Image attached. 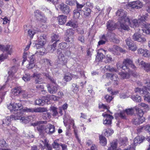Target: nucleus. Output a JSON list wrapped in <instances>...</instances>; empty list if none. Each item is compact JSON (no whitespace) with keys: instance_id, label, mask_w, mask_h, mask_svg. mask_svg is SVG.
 Masks as SVG:
<instances>
[{"instance_id":"f257e3e1","label":"nucleus","mask_w":150,"mask_h":150,"mask_svg":"<svg viewBox=\"0 0 150 150\" xmlns=\"http://www.w3.org/2000/svg\"><path fill=\"white\" fill-rule=\"evenodd\" d=\"M144 86L142 88H137L135 90L136 93L142 94L144 98V100L150 103V95L147 91H150V79H147L144 81Z\"/></svg>"},{"instance_id":"f03ea898","label":"nucleus","mask_w":150,"mask_h":150,"mask_svg":"<svg viewBox=\"0 0 150 150\" xmlns=\"http://www.w3.org/2000/svg\"><path fill=\"white\" fill-rule=\"evenodd\" d=\"M37 129L40 134H44L46 133L51 134L55 131L54 127L50 124H47L46 126L41 125L38 126Z\"/></svg>"},{"instance_id":"7ed1b4c3","label":"nucleus","mask_w":150,"mask_h":150,"mask_svg":"<svg viewBox=\"0 0 150 150\" xmlns=\"http://www.w3.org/2000/svg\"><path fill=\"white\" fill-rule=\"evenodd\" d=\"M44 75L46 77V79H48L51 82L54 84V85L50 86L49 85H47V88L49 92L51 93H55L58 90L59 87V86L55 83V80L48 74L44 73Z\"/></svg>"},{"instance_id":"20e7f679","label":"nucleus","mask_w":150,"mask_h":150,"mask_svg":"<svg viewBox=\"0 0 150 150\" xmlns=\"http://www.w3.org/2000/svg\"><path fill=\"white\" fill-rule=\"evenodd\" d=\"M127 13L123 9L118 10L116 13V15L119 16L118 21L124 20L126 23H129V18L127 15Z\"/></svg>"},{"instance_id":"39448f33","label":"nucleus","mask_w":150,"mask_h":150,"mask_svg":"<svg viewBox=\"0 0 150 150\" xmlns=\"http://www.w3.org/2000/svg\"><path fill=\"white\" fill-rule=\"evenodd\" d=\"M57 51V54L58 55L57 62L58 64H59L62 66L65 65L67 62V59L65 58L64 54L60 50H58Z\"/></svg>"},{"instance_id":"423d86ee","label":"nucleus","mask_w":150,"mask_h":150,"mask_svg":"<svg viewBox=\"0 0 150 150\" xmlns=\"http://www.w3.org/2000/svg\"><path fill=\"white\" fill-rule=\"evenodd\" d=\"M23 112H43L46 111L47 109L41 107L34 108H28L25 107L23 109Z\"/></svg>"},{"instance_id":"0eeeda50","label":"nucleus","mask_w":150,"mask_h":150,"mask_svg":"<svg viewBox=\"0 0 150 150\" xmlns=\"http://www.w3.org/2000/svg\"><path fill=\"white\" fill-rule=\"evenodd\" d=\"M34 14L37 20L40 22L45 23L47 21V18L44 15H42L40 11L37 10L34 12Z\"/></svg>"},{"instance_id":"6e6552de","label":"nucleus","mask_w":150,"mask_h":150,"mask_svg":"<svg viewBox=\"0 0 150 150\" xmlns=\"http://www.w3.org/2000/svg\"><path fill=\"white\" fill-rule=\"evenodd\" d=\"M141 59H138L136 62L137 65H141L142 67H143L144 70L147 72L150 71V64L146 63L143 61H141Z\"/></svg>"},{"instance_id":"1a4fd4ad","label":"nucleus","mask_w":150,"mask_h":150,"mask_svg":"<svg viewBox=\"0 0 150 150\" xmlns=\"http://www.w3.org/2000/svg\"><path fill=\"white\" fill-rule=\"evenodd\" d=\"M58 7L62 13L64 14H68L69 13V7L64 3L59 4Z\"/></svg>"},{"instance_id":"9d476101","label":"nucleus","mask_w":150,"mask_h":150,"mask_svg":"<svg viewBox=\"0 0 150 150\" xmlns=\"http://www.w3.org/2000/svg\"><path fill=\"white\" fill-rule=\"evenodd\" d=\"M45 36H40L38 38V42L35 45V47L37 49L40 48L45 43Z\"/></svg>"},{"instance_id":"9b49d317","label":"nucleus","mask_w":150,"mask_h":150,"mask_svg":"<svg viewBox=\"0 0 150 150\" xmlns=\"http://www.w3.org/2000/svg\"><path fill=\"white\" fill-rule=\"evenodd\" d=\"M102 116L105 118L103 119V124L105 125H110L111 124L112 120L113 119V117L105 113H103Z\"/></svg>"},{"instance_id":"f8f14e48","label":"nucleus","mask_w":150,"mask_h":150,"mask_svg":"<svg viewBox=\"0 0 150 150\" xmlns=\"http://www.w3.org/2000/svg\"><path fill=\"white\" fill-rule=\"evenodd\" d=\"M123 65H124L125 66V69H128L129 67L134 69L136 68V67L133 64L132 61L130 59H124L123 61Z\"/></svg>"},{"instance_id":"ddd939ff","label":"nucleus","mask_w":150,"mask_h":150,"mask_svg":"<svg viewBox=\"0 0 150 150\" xmlns=\"http://www.w3.org/2000/svg\"><path fill=\"white\" fill-rule=\"evenodd\" d=\"M128 6L131 8L136 9L140 8L142 6V3L139 1L130 2L128 4Z\"/></svg>"},{"instance_id":"4468645a","label":"nucleus","mask_w":150,"mask_h":150,"mask_svg":"<svg viewBox=\"0 0 150 150\" xmlns=\"http://www.w3.org/2000/svg\"><path fill=\"white\" fill-rule=\"evenodd\" d=\"M132 39L134 41H137L141 42H144L146 41L145 38L144 37H142L140 34L138 33H134L132 36Z\"/></svg>"},{"instance_id":"2eb2a0df","label":"nucleus","mask_w":150,"mask_h":150,"mask_svg":"<svg viewBox=\"0 0 150 150\" xmlns=\"http://www.w3.org/2000/svg\"><path fill=\"white\" fill-rule=\"evenodd\" d=\"M107 51L103 49H100L98 50L97 55L96 57V60L97 62L101 61L104 58V56L103 54V52H105Z\"/></svg>"},{"instance_id":"dca6fc26","label":"nucleus","mask_w":150,"mask_h":150,"mask_svg":"<svg viewBox=\"0 0 150 150\" xmlns=\"http://www.w3.org/2000/svg\"><path fill=\"white\" fill-rule=\"evenodd\" d=\"M132 121L133 124L136 125H138L145 121V118L144 117H140L137 116L133 118Z\"/></svg>"},{"instance_id":"f3484780","label":"nucleus","mask_w":150,"mask_h":150,"mask_svg":"<svg viewBox=\"0 0 150 150\" xmlns=\"http://www.w3.org/2000/svg\"><path fill=\"white\" fill-rule=\"evenodd\" d=\"M0 50L3 51H6L9 54H11L12 52V47L10 45L5 46L0 45Z\"/></svg>"},{"instance_id":"a211bd4d","label":"nucleus","mask_w":150,"mask_h":150,"mask_svg":"<svg viewBox=\"0 0 150 150\" xmlns=\"http://www.w3.org/2000/svg\"><path fill=\"white\" fill-rule=\"evenodd\" d=\"M108 34V36L110 37V39L112 42L116 43H118L119 42L120 40L119 39L114 33L109 32Z\"/></svg>"},{"instance_id":"6ab92c4d","label":"nucleus","mask_w":150,"mask_h":150,"mask_svg":"<svg viewBox=\"0 0 150 150\" xmlns=\"http://www.w3.org/2000/svg\"><path fill=\"white\" fill-rule=\"evenodd\" d=\"M120 23V27L122 29L125 30H128L129 29L128 26L130 23V19H129V23H126L124 20L121 21H119Z\"/></svg>"},{"instance_id":"aec40b11","label":"nucleus","mask_w":150,"mask_h":150,"mask_svg":"<svg viewBox=\"0 0 150 150\" xmlns=\"http://www.w3.org/2000/svg\"><path fill=\"white\" fill-rule=\"evenodd\" d=\"M13 115H11L10 116H8L5 119H3V124L4 125H8L11 124V122L12 120H14Z\"/></svg>"},{"instance_id":"412c9836","label":"nucleus","mask_w":150,"mask_h":150,"mask_svg":"<svg viewBox=\"0 0 150 150\" xmlns=\"http://www.w3.org/2000/svg\"><path fill=\"white\" fill-rule=\"evenodd\" d=\"M33 77L35 78V82L36 84L40 83L43 82V79L40 74L34 73Z\"/></svg>"},{"instance_id":"4be33fe9","label":"nucleus","mask_w":150,"mask_h":150,"mask_svg":"<svg viewBox=\"0 0 150 150\" xmlns=\"http://www.w3.org/2000/svg\"><path fill=\"white\" fill-rule=\"evenodd\" d=\"M107 28L110 31L114 30L116 27V25L112 21H109L107 23Z\"/></svg>"},{"instance_id":"5701e85b","label":"nucleus","mask_w":150,"mask_h":150,"mask_svg":"<svg viewBox=\"0 0 150 150\" xmlns=\"http://www.w3.org/2000/svg\"><path fill=\"white\" fill-rule=\"evenodd\" d=\"M40 145L43 149L46 148L47 150H51L52 149L51 146L45 140H44V141H42L41 142Z\"/></svg>"},{"instance_id":"b1692460","label":"nucleus","mask_w":150,"mask_h":150,"mask_svg":"<svg viewBox=\"0 0 150 150\" xmlns=\"http://www.w3.org/2000/svg\"><path fill=\"white\" fill-rule=\"evenodd\" d=\"M138 54H141L143 56L145 57H148L150 55V53L149 51L142 48H139L138 50Z\"/></svg>"},{"instance_id":"393cba45","label":"nucleus","mask_w":150,"mask_h":150,"mask_svg":"<svg viewBox=\"0 0 150 150\" xmlns=\"http://www.w3.org/2000/svg\"><path fill=\"white\" fill-rule=\"evenodd\" d=\"M67 16L63 15L59 16L58 17V20L59 24L62 25L64 24L66 21Z\"/></svg>"},{"instance_id":"a878e982","label":"nucleus","mask_w":150,"mask_h":150,"mask_svg":"<svg viewBox=\"0 0 150 150\" xmlns=\"http://www.w3.org/2000/svg\"><path fill=\"white\" fill-rule=\"evenodd\" d=\"M144 140V137L142 136H138L136 137L134 140V146L137 144H140Z\"/></svg>"},{"instance_id":"bb28decb","label":"nucleus","mask_w":150,"mask_h":150,"mask_svg":"<svg viewBox=\"0 0 150 150\" xmlns=\"http://www.w3.org/2000/svg\"><path fill=\"white\" fill-rule=\"evenodd\" d=\"M33 117L31 116L23 117L21 118V122L25 124L28 123L31 120L33 119Z\"/></svg>"},{"instance_id":"cd10ccee","label":"nucleus","mask_w":150,"mask_h":150,"mask_svg":"<svg viewBox=\"0 0 150 150\" xmlns=\"http://www.w3.org/2000/svg\"><path fill=\"white\" fill-rule=\"evenodd\" d=\"M22 111H23V110H19L17 112V113H16L14 115H13L14 120H21V118L22 117L21 116L23 115Z\"/></svg>"},{"instance_id":"c85d7f7f","label":"nucleus","mask_w":150,"mask_h":150,"mask_svg":"<svg viewBox=\"0 0 150 150\" xmlns=\"http://www.w3.org/2000/svg\"><path fill=\"white\" fill-rule=\"evenodd\" d=\"M13 93L15 96H18L22 93L21 88L20 87H15L12 90Z\"/></svg>"},{"instance_id":"c756f323","label":"nucleus","mask_w":150,"mask_h":150,"mask_svg":"<svg viewBox=\"0 0 150 150\" xmlns=\"http://www.w3.org/2000/svg\"><path fill=\"white\" fill-rule=\"evenodd\" d=\"M66 34L67 37V38L66 39V40L67 42H70L69 37L72 36L74 34V33L72 29H67L66 31Z\"/></svg>"},{"instance_id":"7c9ffc66","label":"nucleus","mask_w":150,"mask_h":150,"mask_svg":"<svg viewBox=\"0 0 150 150\" xmlns=\"http://www.w3.org/2000/svg\"><path fill=\"white\" fill-rule=\"evenodd\" d=\"M67 25L69 26L74 28H77L78 24L77 22L73 21H69L67 24Z\"/></svg>"},{"instance_id":"2f4dec72","label":"nucleus","mask_w":150,"mask_h":150,"mask_svg":"<svg viewBox=\"0 0 150 150\" xmlns=\"http://www.w3.org/2000/svg\"><path fill=\"white\" fill-rule=\"evenodd\" d=\"M13 106L14 111H18L19 110L23 109V106L21 103H13Z\"/></svg>"},{"instance_id":"473e14b6","label":"nucleus","mask_w":150,"mask_h":150,"mask_svg":"<svg viewBox=\"0 0 150 150\" xmlns=\"http://www.w3.org/2000/svg\"><path fill=\"white\" fill-rule=\"evenodd\" d=\"M18 68L16 66H13L11 67L8 72V74L10 76H12L13 74L17 71Z\"/></svg>"},{"instance_id":"72a5a7b5","label":"nucleus","mask_w":150,"mask_h":150,"mask_svg":"<svg viewBox=\"0 0 150 150\" xmlns=\"http://www.w3.org/2000/svg\"><path fill=\"white\" fill-rule=\"evenodd\" d=\"M144 25L146 29H143L142 30L146 34L150 35V24L146 23L144 24Z\"/></svg>"},{"instance_id":"f704fd0d","label":"nucleus","mask_w":150,"mask_h":150,"mask_svg":"<svg viewBox=\"0 0 150 150\" xmlns=\"http://www.w3.org/2000/svg\"><path fill=\"white\" fill-rule=\"evenodd\" d=\"M81 11V10L78 9H75L74 11V16L76 19L78 18L80 16L79 11Z\"/></svg>"},{"instance_id":"c9c22d12","label":"nucleus","mask_w":150,"mask_h":150,"mask_svg":"<svg viewBox=\"0 0 150 150\" xmlns=\"http://www.w3.org/2000/svg\"><path fill=\"white\" fill-rule=\"evenodd\" d=\"M135 109L137 112V116H139V117H143V116L144 114V112L142 110L139 109V108L137 106L135 107Z\"/></svg>"},{"instance_id":"e433bc0d","label":"nucleus","mask_w":150,"mask_h":150,"mask_svg":"<svg viewBox=\"0 0 150 150\" xmlns=\"http://www.w3.org/2000/svg\"><path fill=\"white\" fill-rule=\"evenodd\" d=\"M5 88V85H3L0 88V103L1 102L2 100L4 99V98L3 97L5 94V92H2L1 91L3 90Z\"/></svg>"},{"instance_id":"4c0bfd02","label":"nucleus","mask_w":150,"mask_h":150,"mask_svg":"<svg viewBox=\"0 0 150 150\" xmlns=\"http://www.w3.org/2000/svg\"><path fill=\"white\" fill-rule=\"evenodd\" d=\"M100 142L102 146H104L106 144V139L104 137L100 136L99 137Z\"/></svg>"},{"instance_id":"58836bf2","label":"nucleus","mask_w":150,"mask_h":150,"mask_svg":"<svg viewBox=\"0 0 150 150\" xmlns=\"http://www.w3.org/2000/svg\"><path fill=\"white\" fill-rule=\"evenodd\" d=\"M139 21L138 20L134 19L131 22H130L129 25L131 27L134 28L138 25V23Z\"/></svg>"},{"instance_id":"ea45409f","label":"nucleus","mask_w":150,"mask_h":150,"mask_svg":"<svg viewBox=\"0 0 150 150\" xmlns=\"http://www.w3.org/2000/svg\"><path fill=\"white\" fill-rule=\"evenodd\" d=\"M120 50V47L114 45L113 47L110 49L111 51L114 54H116L117 52L119 51Z\"/></svg>"},{"instance_id":"a19ab883","label":"nucleus","mask_w":150,"mask_h":150,"mask_svg":"<svg viewBox=\"0 0 150 150\" xmlns=\"http://www.w3.org/2000/svg\"><path fill=\"white\" fill-rule=\"evenodd\" d=\"M60 48L63 50L67 49L69 47V44L65 42H62L59 44Z\"/></svg>"},{"instance_id":"79ce46f5","label":"nucleus","mask_w":150,"mask_h":150,"mask_svg":"<svg viewBox=\"0 0 150 150\" xmlns=\"http://www.w3.org/2000/svg\"><path fill=\"white\" fill-rule=\"evenodd\" d=\"M83 11L84 15L86 16L90 15L91 12V9L88 7L84 8L83 9Z\"/></svg>"},{"instance_id":"37998d69","label":"nucleus","mask_w":150,"mask_h":150,"mask_svg":"<svg viewBox=\"0 0 150 150\" xmlns=\"http://www.w3.org/2000/svg\"><path fill=\"white\" fill-rule=\"evenodd\" d=\"M110 147H109L107 150H116L117 148V144L116 142H112L111 144Z\"/></svg>"},{"instance_id":"c03bdc74","label":"nucleus","mask_w":150,"mask_h":150,"mask_svg":"<svg viewBox=\"0 0 150 150\" xmlns=\"http://www.w3.org/2000/svg\"><path fill=\"white\" fill-rule=\"evenodd\" d=\"M105 130V135L107 136H110L114 132L113 130L110 128H108V129H106Z\"/></svg>"},{"instance_id":"a18cd8bd","label":"nucleus","mask_w":150,"mask_h":150,"mask_svg":"<svg viewBox=\"0 0 150 150\" xmlns=\"http://www.w3.org/2000/svg\"><path fill=\"white\" fill-rule=\"evenodd\" d=\"M110 79L112 80H113L115 81V83L114 84L116 85H117L118 84V80L119 79L117 77V75L116 74H113L111 78H110Z\"/></svg>"},{"instance_id":"49530a36","label":"nucleus","mask_w":150,"mask_h":150,"mask_svg":"<svg viewBox=\"0 0 150 150\" xmlns=\"http://www.w3.org/2000/svg\"><path fill=\"white\" fill-rule=\"evenodd\" d=\"M119 74L122 79H126L129 78V75L126 73L121 72L119 73Z\"/></svg>"},{"instance_id":"de8ad7c7","label":"nucleus","mask_w":150,"mask_h":150,"mask_svg":"<svg viewBox=\"0 0 150 150\" xmlns=\"http://www.w3.org/2000/svg\"><path fill=\"white\" fill-rule=\"evenodd\" d=\"M45 102V101L42 100L41 99H39L35 101V104L36 105L42 106L44 105Z\"/></svg>"},{"instance_id":"09e8293b","label":"nucleus","mask_w":150,"mask_h":150,"mask_svg":"<svg viewBox=\"0 0 150 150\" xmlns=\"http://www.w3.org/2000/svg\"><path fill=\"white\" fill-rule=\"evenodd\" d=\"M132 99L134 101L137 102H140L141 101V98L140 96L137 95L132 96Z\"/></svg>"},{"instance_id":"8fccbe9b","label":"nucleus","mask_w":150,"mask_h":150,"mask_svg":"<svg viewBox=\"0 0 150 150\" xmlns=\"http://www.w3.org/2000/svg\"><path fill=\"white\" fill-rule=\"evenodd\" d=\"M76 2V0H66L65 2L66 4L71 6L75 5Z\"/></svg>"},{"instance_id":"3c124183","label":"nucleus","mask_w":150,"mask_h":150,"mask_svg":"<svg viewBox=\"0 0 150 150\" xmlns=\"http://www.w3.org/2000/svg\"><path fill=\"white\" fill-rule=\"evenodd\" d=\"M28 35L30 38H33L34 35L36 31L35 30L30 29L28 31Z\"/></svg>"},{"instance_id":"603ef678","label":"nucleus","mask_w":150,"mask_h":150,"mask_svg":"<svg viewBox=\"0 0 150 150\" xmlns=\"http://www.w3.org/2000/svg\"><path fill=\"white\" fill-rule=\"evenodd\" d=\"M118 116L122 119H126V116L125 111H122L120 113H118Z\"/></svg>"},{"instance_id":"864d4df0","label":"nucleus","mask_w":150,"mask_h":150,"mask_svg":"<svg viewBox=\"0 0 150 150\" xmlns=\"http://www.w3.org/2000/svg\"><path fill=\"white\" fill-rule=\"evenodd\" d=\"M31 78L30 75L29 74H25L23 77V79L25 81H27L30 80Z\"/></svg>"},{"instance_id":"5fc2aeb1","label":"nucleus","mask_w":150,"mask_h":150,"mask_svg":"<svg viewBox=\"0 0 150 150\" xmlns=\"http://www.w3.org/2000/svg\"><path fill=\"white\" fill-rule=\"evenodd\" d=\"M59 36L58 35L55 34L52 37V40L53 41H56L55 42H57L59 41Z\"/></svg>"},{"instance_id":"6e6d98bb","label":"nucleus","mask_w":150,"mask_h":150,"mask_svg":"<svg viewBox=\"0 0 150 150\" xmlns=\"http://www.w3.org/2000/svg\"><path fill=\"white\" fill-rule=\"evenodd\" d=\"M147 18V15H143V16H139L138 18V20L139 22V23L140 22V21L143 22H144L145 20H146V19Z\"/></svg>"},{"instance_id":"4d7b16f0","label":"nucleus","mask_w":150,"mask_h":150,"mask_svg":"<svg viewBox=\"0 0 150 150\" xmlns=\"http://www.w3.org/2000/svg\"><path fill=\"white\" fill-rule=\"evenodd\" d=\"M72 90L74 93H76L78 91V86L76 84L73 83L72 84Z\"/></svg>"},{"instance_id":"13d9d810","label":"nucleus","mask_w":150,"mask_h":150,"mask_svg":"<svg viewBox=\"0 0 150 150\" xmlns=\"http://www.w3.org/2000/svg\"><path fill=\"white\" fill-rule=\"evenodd\" d=\"M117 67L118 69H122L123 70H125V66H124V65H123V62L122 63H122L120 62H118L116 64Z\"/></svg>"},{"instance_id":"bf43d9fd","label":"nucleus","mask_w":150,"mask_h":150,"mask_svg":"<svg viewBox=\"0 0 150 150\" xmlns=\"http://www.w3.org/2000/svg\"><path fill=\"white\" fill-rule=\"evenodd\" d=\"M135 109V108H129L126 109L125 113L127 115H131L134 113V110Z\"/></svg>"},{"instance_id":"052dcab7","label":"nucleus","mask_w":150,"mask_h":150,"mask_svg":"<svg viewBox=\"0 0 150 150\" xmlns=\"http://www.w3.org/2000/svg\"><path fill=\"white\" fill-rule=\"evenodd\" d=\"M56 42H54L52 45L50 46V52L53 53L55 50H56Z\"/></svg>"},{"instance_id":"680f3d73","label":"nucleus","mask_w":150,"mask_h":150,"mask_svg":"<svg viewBox=\"0 0 150 150\" xmlns=\"http://www.w3.org/2000/svg\"><path fill=\"white\" fill-rule=\"evenodd\" d=\"M37 53H35L33 55H30L29 56H30L29 59V62H34V61L35 60V56L37 54Z\"/></svg>"},{"instance_id":"e2e57ef3","label":"nucleus","mask_w":150,"mask_h":150,"mask_svg":"<svg viewBox=\"0 0 150 150\" xmlns=\"http://www.w3.org/2000/svg\"><path fill=\"white\" fill-rule=\"evenodd\" d=\"M40 48H41V49L39 52L40 55H43L44 54H46V50L45 48L41 47Z\"/></svg>"},{"instance_id":"0e129e2a","label":"nucleus","mask_w":150,"mask_h":150,"mask_svg":"<svg viewBox=\"0 0 150 150\" xmlns=\"http://www.w3.org/2000/svg\"><path fill=\"white\" fill-rule=\"evenodd\" d=\"M52 146L55 149L57 150H59L60 148V144L55 142L53 143Z\"/></svg>"},{"instance_id":"69168bd1","label":"nucleus","mask_w":150,"mask_h":150,"mask_svg":"<svg viewBox=\"0 0 150 150\" xmlns=\"http://www.w3.org/2000/svg\"><path fill=\"white\" fill-rule=\"evenodd\" d=\"M105 99L106 102L108 103H110L112 99L113 98L111 96L107 95L105 96Z\"/></svg>"},{"instance_id":"338daca9","label":"nucleus","mask_w":150,"mask_h":150,"mask_svg":"<svg viewBox=\"0 0 150 150\" xmlns=\"http://www.w3.org/2000/svg\"><path fill=\"white\" fill-rule=\"evenodd\" d=\"M64 79L66 81H69L71 79V75L70 74L66 75L64 77Z\"/></svg>"},{"instance_id":"774afa93","label":"nucleus","mask_w":150,"mask_h":150,"mask_svg":"<svg viewBox=\"0 0 150 150\" xmlns=\"http://www.w3.org/2000/svg\"><path fill=\"white\" fill-rule=\"evenodd\" d=\"M112 58L110 56L107 55L105 60V62L106 63H110L111 62Z\"/></svg>"}]
</instances>
